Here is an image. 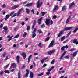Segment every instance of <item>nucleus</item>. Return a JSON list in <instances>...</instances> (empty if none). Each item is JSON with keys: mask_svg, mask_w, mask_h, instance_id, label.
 <instances>
[{"mask_svg": "<svg viewBox=\"0 0 78 78\" xmlns=\"http://www.w3.org/2000/svg\"><path fill=\"white\" fill-rule=\"evenodd\" d=\"M73 28V27H66L63 30H62L59 34L58 35V37H59L61 36V34H64V31H68L69 30H71Z\"/></svg>", "mask_w": 78, "mask_h": 78, "instance_id": "1", "label": "nucleus"}, {"mask_svg": "<svg viewBox=\"0 0 78 78\" xmlns=\"http://www.w3.org/2000/svg\"><path fill=\"white\" fill-rule=\"evenodd\" d=\"M37 8H39L41 6V5H42V2H41L40 3V0H38V1L37 2Z\"/></svg>", "mask_w": 78, "mask_h": 78, "instance_id": "2", "label": "nucleus"}, {"mask_svg": "<svg viewBox=\"0 0 78 78\" xmlns=\"http://www.w3.org/2000/svg\"><path fill=\"white\" fill-rule=\"evenodd\" d=\"M22 10H23V8H22L18 10L16 15L17 16H19L20 14V12L22 11Z\"/></svg>", "mask_w": 78, "mask_h": 78, "instance_id": "3", "label": "nucleus"}, {"mask_svg": "<svg viewBox=\"0 0 78 78\" xmlns=\"http://www.w3.org/2000/svg\"><path fill=\"white\" fill-rule=\"evenodd\" d=\"M59 8V6H55L53 9L52 11L53 12H56V10H57Z\"/></svg>", "mask_w": 78, "mask_h": 78, "instance_id": "4", "label": "nucleus"}, {"mask_svg": "<svg viewBox=\"0 0 78 78\" xmlns=\"http://www.w3.org/2000/svg\"><path fill=\"white\" fill-rule=\"evenodd\" d=\"M3 29L5 31V34H8V28L5 27H3Z\"/></svg>", "mask_w": 78, "mask_h": 78, "instance_id": "5", "label": "nucleus"}, {"mask_svg": "<svg viewBox=\"0 0 78 78\" xmlns=\"http://www.w3.org/2000/svg\"><path fill=\"white\" fill-rule=\"evenodd\" d=\"M26 73L25 74V78H27V77L28 76V75H29V71L28 70V69H27L26 70Z\"/></svg>", "mask_w": 78, "mask_h": 78, "instance_id": "6", "label": "nucleus"}, {"mask_svg": "<svg viewBox=\"0 0 78 78\" xmlns=\"http://www.w3.org/2000/svg\"><path fill=\"white\" fill-rule=\"evenodd\" d=\"M73 44H75L76 45L78 44V41H77V39H75L73 40Z\"/></svg>", "mask_w": 78, "mask_h": 78, "instance_id": "7", "label": "nucleus"}, {"mask_svg": "<svg viewBox=\"0 0 78 78\" xmlns=\"http://www.w3.org/2000/svg\"><path fill=\"white\" fill-rule=\"evenodd\" d=\"M54 44V41L52 40L51 41V43H50V45L48 46V47H49V48H50V47H51Z\"/></svg>", "mask_w": 78, "mask_h": 78, "instance_id": "8", "label": "nucleus"}, {"mask_svg": "<svg viewBox=\"0 0 78 78\" xmlns=\"http://www.w3.org/2000/svg\"><path fill=\"white\" fill-rule=\"evenodd\" d=\"M75 5V2H73L71 3L69 5V9H71L72 8V7L73 6Z\"/></svg>", "mask_w": 78, "mask_h": 78, "instance_id": "9", "label": "nucleus"}, {"mask_svg": "<svg viewBox=\"0 0 78 78\" xmlns=\"http://www.w3.org/2000/svg\"><path fill=\"white\" fill-rule=\"evenodd\" d=\"M71 18V15H69L66 21V23H69V20Z\"/></svg>", "mask_w": 78, "mask_h": 78, "instance_id": "10", "label": "nucleus"}, {"mask_svg": "<svg viewBox=\"0 0 78 78\" xmlns=\"http://www.w3.org/2000/svg\"><path fill=\"white\" fill-rule=\"evenodd\" d=\"M66 52L67 51H65L63 53L61 57L60 58V59H62V58H63V57H64V55H65V54H66Z\"/></svg>", "mask_w": 78, "mask_h": 78, "instance_id": "11", "label": "nucleus"}, {"mask_svg": "<svg viewBox=\"0 0 78 78\" xmlns=\"http://www.w3.org/2000/svg\"><path fill=\"white\" fill-rule=\"evenodd\" d=\"M45 23L47 25H48L50 24V20L47 19L46 20Z\"/></svg>", "mask_w": 78, "mask_h": 78, "instance_id": "12", "label": "nucleus"}, {"mask_svg": "<svg viewBox=\"0 0 78 78\" xmlns=\"http://www.w3.org/2000/svg\"><path fill=\"white\" fill-rule=\"evenodd\" d=\"M33 5V3H30L29 4H26L25 6L26 7H30V6H31Z\"/></svg>", "mask_w": 78, "mask_h": 78, "instance_id": "13", "label": "nucleus"}, {"mask_svg": "<svg viewBox=\"0 0 78 78\" xmlns=\"http://www.w3.org/2000/svg\"><path fill=\"white\" fill-rule=\"evenodd\" d=\"M55 51V50L54 49L52 50L49 51L48 52V55H51L52 54V53H53Z\"/></svg>", "mask_w": 78, "mask_h": 78, "instance_id": "14", "label": "nucleus"}, {"mask_svg": "<svg viewBox=\"0 0 78 78\" xmlns=\"http://www.w3.org/2000/svg\"><path fill=\"white\" fill-rule=\"evenodd\" d=\"M36 20H34V21L33 22V24L32 25V29H34V26H35V25H36Z\"/></svg>", "mask_w": 78, "mask_h": 78, "instance_id": "15", "label": "nucleus"}, {"mask_svg": "<svg viewBox=\"0 0 78 78\" xmlns=\"http://www.w3.org/2000/svg\"><path fill=\"white\" fill-rule=\"evenodd\" d=\"M26 12H27V14H29L30 12V10L29 9L26 8L25 9Z\"/></svg>", "mask_w": 78, "mask_h": 78, "instance_id": "16", "label": "nucleus"}, {"mask_svg": "<svg viewBox=\"0 0 78 78\" xmlns=\"http://www.w3.org/2000/svg\"><path fill=\"white\" fill-rule=\"evenodd\" d=\"M33 73L31 72L30 73V78H33Z\"/></svg>", "mask_w": 78, "mask_h": 78, "instance_id": "17", "label": "nucleus"}, {"mask_svg": "<svg viewBox=\"0 0 78 78\" xmlns=\"http://www.w3.org/2000/svg\"><path fill=\"white\" fill-rule=\"evenodd\" d=\"M16 61L18 63H19V61H20L19 59L20 58V56H16Z\"/></svg>", "mask_w": 78, "mask_h": 78, "instance_id": "18", "label": "nucleus"}, {"mask_svg": "<svg viewBox=\"0 0 78 78\" xmlns=\"http://www.w3.org/2000/svg\"><path fill=\"white\" fill-rule=\"evenodd\" d=\"M22 55L24 59H25L26 58V54L25 53H22Z\"/></svg>", "mask_w": 78, "mask_h": 78, "instance_id": "19", "label": "nucleus"}, {"mask_svg": "<svg viewBox=\"0 0 78 78\" xmlns=\"http://www.w3.org/2000/svg\"><path fill=\"white\" fill-rule=\"evenodd\" d=\"M9 15L7 14L5 18L4 19V20H7L9 19Z\"/></svg>", "mask_w": 78, "mask_h": 78, "instance_id": "20", "label": "nucleus"}, {"mask_svg": "<svg viewBox=\"0 0 78 78\" xmlns=\"http://www.w3.org/2000/svg\"><path fill=\"white\" fill-rule=\"evenodd\" d=\"M31 57H32V55H30L28 58V63H29L30 62V60H31Z\"/></svg>", "mask_w": 78, "mask_h": 78, "instance_id": "21", "label": "nucleus"}, {"mask_svg": "<svg viewBox=\"0 0 78 78\" xmlns=\"http://www.w3.org/2000/svg\"><path fill=\"white\" fill-rule=\"evenodd\" d=\"M19 6V5H14L12 7V9H16V8H18Z\"/></svg>", "mask_w": 78, "mask_h": 78, "instance_id": "22", "label": "nucleus"}, {"mask_svg": "<svg viewBox=\"0 0 78 78\" xmlns=\"http://www.w3.org/2000/svg\"><path fill=\"white\" fill-rule=\"evenodd\" d=\"M32 38H34L36 36V34L35 33H32Z\"/></svg>", "mask_w": 78, "mask_h": 78, "instance_id": "23", "label": "nucleus"}, {"mask_svg": "<svg viewBox=\"0 0 78 78\" xmlns=\"http://www.w3.org/2000/svg\"><path fill=\"white\" fill-rule=\"evenodd\" d=\"M77 53H78L77 51H76V52H74L73 55V57H75V56H76V55H77Z\"/></svg>", "mask_w": 78, "mask_h": 78, "instance_id": "24", "label": "nucleus"}, {"mask_svg": "<svg viewBox=\"0 0 78 78\" xmlns=\"http://www.w3.org/2000/svg\"><path fill=\"white\" fill-rule=\"evenodd\" d=\"M66 9V6H65V5H64L62 8V11H65Z\"/></svg>", "mask_w": 78, "mask_h": 78, "instance_id": "25", "label": "nucleus"}, {"mask_svg": "<svg viewBox=\"0 0 78 78\" xmlns=\"http://www.w3.org/2000/svg\"><path fill=\"white\" fill-rule=\"evenodd\" d=\"M16 65L15 63H12L10 66V67H16Z\"/></svg>", "mask_w": 78, "mask_h": 78, "instance_id": "26", "label": "nucleus"}, {"mask_svg": "<svg viewBox=\"0 0 78 78\" xmlns=\"http://www.w3.org/2000/svg\"><path fill=\"white\" fill-rule=\"evenodd\" d=\"M65 38H66V37H65V36L62 37H61V41L62 42L63 41H64V39H65Z\"/></svg>", "mask_w": 78, "mask_h": 78, "instance_id": "27", "label": "nucleus"}, {"mask_svg": "<svg viewBox=\"0 0 78 78\" xmlns=\"http://www.w3.org/2000/svg\"><path fill=\"white\" fill-rule=\"evenodd\" d=\"M54 68H55V66H52L51 68L50 69H48L47 70V71H51L52 70H53V69H54Z\"/></svg>", "mask_w": 78, "mask_h": 78, "instance_id": "28", "label": "nucleus"}, {"mask_svg": "<svg viewBox=\"0 0 78 78\" xmlns=\"http://www.w3.org/2000/svg\"><path fill=\"white\" fill-rule=\"evenodd\" d=\"M20 71H19L18 75V78H20Z\"/></svg>", "mask_w": 78, "mask_h": 78, "instance_id": "29", "label": "nucleus"}, {"mask_svg": "<svg viewBox=\"0 0 78 78\" xmlns=\"http://www.w3.org/2000/svg\"><path fill=\"white\" fill-rule=\"evenodd\" d=\"M41 14H42V16H44L46 14V12H41Z\"/></svg>", "mask_w": 78, "mask_h": 78, "instance_id": "30", "label": "nucleus"}, {"mask_svg": "<svg viewBox=\"0 0 78 78\" xmlns=\"http://www.w3.org/2000/svg\"><path fill=\"white\" fill-rule=\"evenodd\" d=\"M27 34V32H25L23 34V37H25Z\"/></svg>", "mask_w": 78, "mask_h": 78, "instance_id": "31", "label": "nucleus"}, {"mask_svg": "<svg viewBox=\"0 0 78 78\" xmlns=\"http://www.w3.org/2000/svg\"><path fill=\"white\" fill-rule=\"evenodd\" d=\"M77 30H78V28H76L73 31V33H75L77 31Z\"/></svg>", "mask_w": 78, "mask_h": 78, "instance_id": "32", "label": "nucleus"}, {"mask_svg": "<svg viewBox=\"0 0 78 78\" xmlns=\"http://www.w3.org/2000/svg\"><path fill=\"white\" fill-rule=\"evenodd\" d=\"M72 32V31H70L69 32V33L66 36V37H68L69 36V35H70V34H71V32Z\"/></svg>", "mask_w": 78, "mask_h": 78, "instance_id": "33", "label": "nucleus"}, {"mask_svg": "<svg viewBox=\"0 0 78 78\" xmlns=\"http://www.w3.org/2000/svg\"><path fill=\"white\" fill-rule=\"evenodd\" d=\"M19 34H18L16 35L14 37V39H16L17 38H18V37H19Z\"/></svg>", "mask_w": 78, "mask_h": 78, "instance_id": "34", "label": "nucleus"}, {"mask_svg": "<svg viewBox=\"0 0 78 78\" xmlns=\"http://www.w3.org/2000/svg\"><path fill=\"white\" fill-rule=\"evenodd\" d=\"M50 71H48L46 73V75H49L50 74Z\"/></svg>", "mask_w": 78, "mask_h": 78, "instance_id": "35", "label": "nucleus"}, {"mask_svg": "<svg viewBox=\"0 0 78 78\" xmlns=\"http://www.w3.org/2000/svg\"><path fill=\"white\" fill-rule=\"evenodd\" d=\"M45 27V24H43L41 26V28H44V27Z\"/></svg>", "mask_w": 78, "mask_h": 78, "instance_id": "36", "label": "nucleus"}, {"mask_svg": "<svg viewBox=\"0 0 78 78\" xmlns=\"http://www.w3.org/2000/svg\"><path fill=\"white\" fill-rule=\"evenodd\" d=\"M44 74V73H41L40 74H39L38 75V76H42V75H43Z\"/></svg>", "mask_w": 78, "mask_h": 78, "instance_id": "37", "label": "nucleus"}, {"mask_svg": "<svg viewBox=\"0 0 78 78\" xmlns=\"http://www.w3.org/2000/svg\"><path fill=\"white\" fill-rule=\"evenodd\" d=\"M27 30H30V26H27Z\"/></svg>", "mask_w": 78, "mask_h": 78, "instance_id": "38", "label": "nucleus"}, {"mask_svg": "<svg viewBox=\"0 0 78 78\" xmlns=\"http://www.w3.org/2000/svg\"><path fill=\"white\" fill-rule=\"evenodd\" d=\"M38 46L39 47H43L42 45V44H41V43H40L38 45Z\"/></svg>", "mask_w": 78, "mask_h": 78, "instance_id": "39", "label": "nucleus"}, {"mask_svg": "<svg viewBox=\"0 0 78 78\" xmlns=\"http://www.w3.org/2000/svg\"><path fill=\"white\" fill-rule=\"evenodd\" d=\"M6 52H4V54H3L2 55L3 58L5 57V56H6Z\"/></svg>", "mask_w": 78, "mask_h": 78, "instance_id": "40", "label": "nucleus"}, {"mask_svg": "<svg viewBox=\"0 0 78 78\" xmlns=\"http://www.w3.org/2000/svg\"><path fill=\"white\" fill-rule=\"evenodd\" d=\"M75 50V49L74 48H71L69 51H71V52L72 51H74Z\"/></svg>", "mask_w": 78, "mask_h": 78, "instance_id": "41", "label": "nucleus"}, {"mask_svg": "<svg viewBox=\"0 0 78 78\" xmlns=\"http://www.w3.org/2000/svg\"><path fill=\"white\" fill-rule=\"evenodd\" d=\"M6 4H4L2 5V7L3 8H5V7H6Z\"/></svg>", "mask_w": 78, "mask_h": 78, "instance_id": "42", "label": "nucleus"}, {"mask_svg": "<svg viewBox=\"0 0 78 78\" xmlns=\"http://www.w3.org/2000/svg\"><path fill=\"white\" fill-rule=\"evenodd\" d=\"M26 65L25 64H24L23 65V66H22L21 68L22 69H25V67Z\"/></svg>", "mask_w": 78, "mask_h": 78, "instance_id": "43", "label": "nucleus"}, {"mask_svg": "<svg viewBox=\"0 0 78 78\" xmlns=\"http://www.w3.org/2000/svg\"><path fill=\"white\" fill-rule=\"evenodd\" d=\"M64 49H65V46H63L61 48L62 51H63V50H64Z\"/></svg>", "mask_w": 78, "mask_h": 78, "instance_id": "44", "label": "nucleus"}, {"mask_svg": "<svg viewBox=\"0 0 78 78\" xmlns=\"http://www.w3.org/2000/svg\"><path fill=\"white\" fill-rule=\"evenodd\" d=\"M44 61H45V60L44 59H42L41 61V64H43L44 63Z\"/></svg>", "mask_w": 78, "mask_h": 78, "instance_id": "45", "label": "nucleus"}, {"mask_svg": "<svg viewBox=\"0 0 78 78\" xmlns=\"http://www.w3.org/2000/svg\"><path fill=\"white\" fill-rule=\"evenodd\" d=\"M49 39H50V37H48L45 40V41H48V40H49Z\"/></svg>", "mask_w": 78, "mask_h": 78, "instance_id": "46", "label": "nucleus"}, {"mask_svg": "<svg viewBox=\"0 0 78 78\" xmlns=\"http://www.w3.org/2000/svg\"><path fill=\"white\" fill-rule=\"evenodd\" d=\"M68 41H69V40L67 39L65 41L63 42V44H65V43H66V42H68Z\"/></svg>", "mask_w": 78, "mask_h": 78, "instance_id": "47", "label": "nucleus"}, {"mask_svg": "<svg viewBox=\"0 0 78 78\" xmlns=\"http://www.w3.org/2000/svg\"><path fill=\"white\" fill-rule=\"evenodd\" d=\"M9 64L8 65L5 66L4 67V68L6 69V68H7L8 67V66H9Z\"/></svg>", "mask_w": 78, "mask_h": 78, "instance_id": "48", "label": "nucleus"}, {"mask_svg": "<svg viewBox=\"0 0 78 78\" xmlns=\"http://www.w3.org/2000/svg\"><path fill=\"white\" fill-rule=\"evenodd\" d=\"M4 72H5V73H8V74L9 73V72L7 70H6L5 71H4Z\"/></svg>", "mask_w": 78, "mask_h": 78, "instance_id": "49", "label": "nucleus"}, {"mask_svg": "<svg viewBox=\"0 0 78 78\" xmlns=\"http://www.w3.org/2000/svg\"><path fill=\"white\" fill-rule=\"evenodd\" d=\"M42 17H41L39 19L38 21L40 22H42Z\"/></svg>", "mask_w": 78, "mask_h": 78, "instance_id": "50", "label": "nucleus"}, {"mask_svg": "<svg viewBox=\"0 0 78 78\" xmlns=\"http://www.w3.org/2000/svg\"><path fill=\"white\" fill-rule=\"evenodd\" d=\"M38 31L39 34L42 33V31L40 30H38Z\"/></svg>", "mask_w": 78, "mask_h": 78, "instance_id": "51", "label": "nucleus"}, {"mask_svg": "<svg viewBox=\"0 0 78 78\" xmlns=\"http://www.w3.org/2000/svg\"><path fill=\"white\" fill-rule=\"evenodd\" d=\"M28 20V18L27 17H26L24 19V20H25V21H27V20Z\"/></svg>", "mask_w": 78, "mask_h": 78, "instance_id": "52", "label": "nucleus"}, {"mask_svg": "<svg viewBox=\"0 0 78 78\" xmlns=\"http://www.w3.org/2000/svg\"><path fill=\"white\" fill-rule=\"evenodd\" d=\"M65 58H66V59H69V56L67 55L65 57Z\"/></svg>", "mask_w": 78, "mask_h": 78, "instance_id": "53", "label": "nucleus"}, {"mask_svg": "<svg viewBox=\"0 0 78 78\" xmlns=\"http://www.w3.org/2000/svg\"><path fill=\"white\" fill-rule=\"evenodd\" d=\"M55 63V60H53L51 62V64H54Z\"/></svg>", "mask_w": 78, "mask_h": 78, "instance_id": "54", "label": "nucleus"}, {"mask_svg": "<svg viewBox=\"0 0 78 78\" xmlns=\"http://www.w3.org/2000/svg\"><path fill=\"white\" fill-rule=\"evenodd\" d=\"M19 44H16V48H18V47H19Z\"/></svg>", "mask_w": 78, "mask_h": 78, "instance_id": "55", "label": "nucleus"}, {"mask_svg": "<svg viewBox=\"0 0 78 78\" xmlns=\"http://www.w3.org/2000/svg\"><path fill=\"white\" fill-rule=\"evenodd\" d=\"M8 59V56H6L5 58L4 59V60L5 61H6Z\"/></svg>", "mask_w": 78, "mask_h": 78, "instance_id": "56", "label": "nucleus"}, {"mask_svg": "<svg viewBox=\"0 0 78 78\" xmlns=\"http://www.w3.org/2000/svg\"><path fill=\"white\" fill-rule=\"evenodd\" d=\"M14 12H13L12 13H11L10 14V16H12L13 14L14 13Z\"/></svg>", "mask_w": 78, "mask_h": 78, "instance_id": "57", "label": "nucleus"}, {"mask_svg": "<svg viewBox=\"0 0 78 78\" xmlns=\"http://www.w3.org/2000/svg\"><path fill=\"white\" fill-rule=\"evenodd\" d=\"M41 23H42V21H38V25H41Z\"/></svg>", "mask_w": 78, "mask_h": 78, "instance_id": "58", "label": "nucleus"}, {"mask_svg": "<svg viewBox=\"0 0 78 78\" xmlns=\"http://www.w3.org/2000/svg\"><path fill=\"white\" fill-rule=\"evenodd\" d=\"M36 31V28H35L34 30V31L33 33H35Z\"/></svg>", "mask_w": 78, "mask_h": 78, "instance_id": "59", "label": "nucleus"}, {"mask_svg": "<svg viewBox=\"0 0 78 78\" xmlns=\"http://www.w3.org/2000/svg\"><path fill=\"white\" fill-rule=\"evenodd\" d=\"M3 24H1L0 26V28H2L3 27Z\"/></svg>", "mask_w": 78, "mask_h": 78, "instance_id": "60", "label": "nucleus"}, {"mask_svg": "<svg viewBox=\"0 0 78 78\" xmlns=\"http://www.w3.org/2000/svg\"><path fill=\"white\" fill-rule=\"evenodd\" d=\"M31 12H32L34 14V9H32L31 10Z\"/></svg>", "mask_w": 78, "mask_h": 78, "instance_id": "61", "label": "nucleus"}, {"mask_svg": "<svg viewBox=\"0 0 78 78\" xmlns=\"http://www.w3.org/2000/svg\"><path fill=\"white\" fill-rule=\"evenodd\" d=\"M53 18L55 19H56L57 16L56 15H54L53 17Z\"/></svg>", "mask_w": 78, "mask_h": 78, "instance_id": "62", "label": "nucleus"}, {"mask_svg": "<svg viewBox=\"0 0 78 78\" xmlns=\"http://www.w3.org/2000/svg\"><path fill=\"white\" fill-rule=\"evenodd\" d=\"M21 25H22V26H23V25H25V22H22L21 23Z\"/></svg>", "mask_w": 78, "mask_h": 78, "instance_id": "63", "label": "nucleus"}, {"mask_svg": "<svg viewBox=\"0 0 78 78\" xmlns=\"http://www.w3.org/2000/svg\"><path fill=\"white\" fill-rule=\"evenodd\" d=\"M3 72L1 71L0 72V75H2V74H3Z\"/></svg>", "mask_w": 78, "mask_h": 78, "instance_id": "64", "label": "nucleus"}]
</instances>
